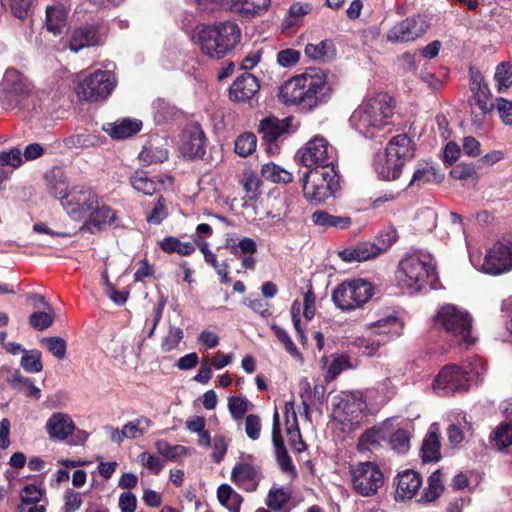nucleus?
I'll return each mask as SVG.
<instances>
[{
	"mask_svg": "<svg viewBox=\"0 0 512 512\" xmlns=\"http://www.w3.org/2000/svg\"><path fill=\"white\" fill-rule=\"evenodd\" d=\"M393 100L387 93H377L365 98L352 113V127L367 138H375L392 123Z\"/></svg>",
	"mask_w": 512,
	"mask_h": 512,
	"instance_id": "f257e3e1",
	"label": "nucleus"
},
{
	"mask_svg": "<svg viewBox=\"0 0 512 512\" xmlns=\"http://www.w3.org/2000/svg\"><path fill=\"white\" fill-rule=\"evenodd\" d=\"M241 29L233 21H220L213 25H198L193 34L194 42L210 58L221 59L239 44Z\"/></svg>",
	"mask_w": 512,
	"mask_h": 512,
	"instance_id": "f03ea898",
	"label": "nucleus"
},
{
	"mask_svg": "<svg viewBox=\"0 0 512 512\" xmlns=\"http://www.w3.org/2000/svg\"><path fill=\"white\" fill-rule=\"evenodd\" d=\"M399 285L413 294L427 287L436 288L437 272L433 257L426 252L406 255L396 272Z\"/></svg>",
	"mask_w": 512,
	"mask_h": 512,
	"instance_id": "7ed1b4c3",
	"label": "nucleus"
},
{
	"mask_svg": "<svg viewBox=\"0 0 512 512\" xmlns=\"http://www.w3.org/2000/svg\"><path fill=\"white\" fill-rule=\"evenodd\" d=\"M402 333V323L395 315H388L376 321L366 323L363 334L357 337L353 345L362 355L373 357L380 349Z\"/></svg>",
	"mask_w": 512,
	"mask_h": 512,
	"instance_id": "20e7f679",
	"label": "nucleus"
},
{
	"mask_svg": "<svg viewBox=\"0 0 512 512\" xmlns=\"http://www.w3.org/2000/svg\"><path fill=\"white\" fill-rule=\"evenodd\" d=\"M52 194L60 201L67 215L74 221H85L100 200L99 195L92 189L84 186L68 188L64 182L55 183L52 186Z\"/></svg>",
	"mask_w": 512,
	"mask_h": 512,
	"instance_id": "39448f33",
	"label": "nucleus"
},
{
	"mask_svg": "<svg viewBox=\"0 0 512 512\" xmlns=\"http://www.w3.org/2000/svg\"><path fill=\"white\" fill-rule=\"evenodd\" d=\"M415 154V145L406 134H399L390 139L384 158L375 162V170L383 180H394L401 174L406 162Z\"/></svg>",
	"mask_w": 512,
	"mask_h": 512,
	"instance_id": "423d86ee",
	"label": "nucleus"
},
{
	"mask_svg": "<svg viewBox=\"0 0 512 512\" xmlns=\"http://www.w3.org/2000/svg\"><path fill=\"white\" fill-rule=\"evenodd\" d=\"M432 320L434 326L449 334L456 345L469 347L474 344L472 318L467 311L446 304L437 311Z\"/></svg>",
	"mask_w": 512,
	"mask_h": 512,
	"instance_id": "0eeeda50",
	"label": "nucleus"
},
{
	"mask_svg": "<svg viewBox=\"0 0 512 512\" xmlns=\"http://www.w3.org/2000/svg\"><path fill=\"white\" fill-rule=\"evenodd\" d=\"M471 264L479 271L490 275H500L512 270V242H496L486 252L484 258L478 251H470Z\"/></svg>",
	"mask_w": 512,
	"mask_h": 512,
	"instance_id": "6e6552de",
	"label": "nucleus"
},
{
	"mask_svg": "<svg viewBox=\"0 0 512 512\" xmlns=\"http://www.w3.org/2000/svg\"><path fill=\"white\" fill-rule=\"evenodd\" d=\"M374 294L372 284L364 279L347 280L336 287L332 300L342 311H352L362 307Z\"/></svg>",
	"mask_w": 512,
	"mask_h": 512,
	"instance_id": "1a4fd4ad",
	"label": "nucleus"
},
{
	"mask_svg": "<svg viewBox=\"0 0 512 512\" xmlns=\"http://www.w3.org/2000/svg\"><path fill=\"white\" fill-rule=\"evenodd\" d=\"M332 417L344 427L354 429L367 417V404L359 391L344 394L335 399Z\"/></svg>",
	"mask_w": 512,
	"mask_h": 512,
	"instance_id": "9d476101",
	"label": "nucleus"
},
{
	"mask_svg": "<svg viewBox=\"0 0 512 512\" xmlns=\"http://www.w3.org/2000/svg\"><path fill=\"white\" fill-rule=\"evenodd\" d=\"M349 475L352 489L364 497L374 496L384 484L383 472L372 461L351 464Z\"/></svg>",
	"mask_w": 512,
	"mask_h": 512,
	"instance_id": "9b49d317",
	"label": "nucleus"
},
{
	"mask_svg": "<svg viewBox=\"0 0 512 512\" xmlns=\"http://www.w3.org/2000/svg\"><path fill=\"white\" fill-rule=\"evenodd\" d=\"M115 84L116 80L112 72L98 70L78 83L76 93L80 100L98 102L111 94Z\"/></svg>",
	"mask_w": 512,
	"mask_h": 512,
	"instance_id": "f8f14e48",
	"label": "nucleus"
},
{
	"mask_svg": "<svg viewBox=\"0 0 512 512\" xmlns=\"http://www.w3.org/2000/svg\"><path fill=\"white\" fill-rule=\"evenodd\" d=\"M1 101L7 108L13 109L32 93L29 79L15 68H8L0 83Z\"/></svg>",
	"mask_w": 512,
	"mask_h": 512,
	"instance_id": "ddd939ff",
	"label": "nucleus"
},
{
	"mask_svg": "<svg viewBox=\"0 0 512 512\" xmlns=\"http://www.w3.org/2000/svg\"><path fill=\"white\" fill-rule=\"evenodd\" d=\"M300 76L307 110H311L327 100L330 94V87L327 82V75L323 70L320 68H308Z\"/></svg>",
	"mask_w": 512,
	"mask_h": 512,
	"instance_id": "4468645a",
	"label": "nucleus"
},
{
	"mask_svg": "<svg viewBox=\"0 0 512 512\" xmlns=\"http://www.w3.org/2000/svg\"><path fill=\"white\" fill-rule=\"evenodd\" d=\"M470 386V378L462 367L451 364L444 366L433 382V390L440 396L466 391Z\"/></svg>",
	"mask_w": 512,
	"mask_h": 512,
	"instance_id": "2eb2a0df",
	"label": "nucleus"
},
{
	"mask_svg": "<svg viewBox=\"0 0 512 512\" xmlns=\"http://www.w3.org/2000/svg\"><path fill=\"white\" fill-rule=\"evenodd\" d=\"M299 154L301 162L306 167L334 164L336 160L335 149L321 136L309 140Z\"/></svg>",
	"mask_w": 512,
	"mask_h": 512,
	"instance_id": "dca6fc26",
	"label": "nucleus"
},
{
	"mask_svg": "<svg viewBox=\"0 0 512 512\" xmlns=\"http://www.w3.org/2000/svg\"><path fill=\"white\" fill-rule=\"evenodd\" d=\"M428 22L422 15H414L395 23L387 32V41L391 43L411 42L428 30Z\"/></svg>",
	"mask_w": 512,
	"mask_h": 512,
	"instance_id": "f3484780",
	"label": "nucleus"
},
{
	"mask_svg": "<svg viewBox=\"0 0 512 512\" xmlns=\"http://www.w3.org/2000/svg\"><path fill=\"white\" fill-rule=\"evenodd\" d=\"M206 138L199 125L187 126L180 135L179 150L187 158H201L205 154Z\"/></svg>",
	"mask_w": 512,
	"mask_h": 512,
	"instance_id": "a211bd4d",
	"label": "nucleus"
},
{
	"mask_svg": "<svg viewBox=\"0 0 512 512\" xmlns=\"http://www.w3.org/2000/svg\"><path fill=\"white\" fill-rule=\"evenodd\" d=\"M116 212L105 204H100V200L93 207L81 226V231L96 233L106 229L116 220Z\"/></svg>",
	"mask_w": 512,
	"mask_h": 512,
	"instance_id": "6ab92c4d",
	"label": "nucleus"
},
{
	"mask_svg": "<svg viewBox=\"0 0 512 512\" xmlns=\"http://www.w3.org/2000/svg\"><path fill=\"white\" fill-rule=\"evenodd\" d=\"M391 423L389 429L388 441L390 447L397 453L404 454L410 449V439L412 434L411 424L398 418L388 419Z\"/></svg>",
	"mask_w": 512,
	"mask_h": 512,
	"instance_id": "aec40b11",
	"label": "nucleus"
},
{
	"mask_svg": "<svg viewBox=\"0 0 512 512\" xmlns=\"http://www.w3.org/2000/svg\"><path fill=\"white\" fill-rule=\"evenodd\" d=\"M45 429L51 440L65 441L74 433L76 426L69 414L54 412L47 419Z\"/></svg>",
	"mask_w": 512,
	"mask_h": 512,
	"instance_id": "412c9836",
	"label": "nucleus"
},
{
	"mask_svg": "<svg viewBox=\"0 0 512 512\" xmlns=\"http://www.w3.org/2000/svg\"><path fill=\"white\" fill-rule=\"evenodd\" d=\"M259 89L258 79L250 73H244L231 85L229 97L234 102H248L254 98Z\"/></svg>",
	"mask_w": 512,
	"mask_h": 512,
	"instance_id": "4be33fe9",
	"label": "nucleus"
},
{
	"mask_svg": "<svg viewBox=\"0 0 512 512\" xmlns=\"http://www.w3.org/2000/svg\"><path fill=\"white\" fill-rule=\"evenodd\" d=\"M271 210L267 212V217L276 222H294L297 220V205L293 197L288 195H278L272 199Z\"/></svg>",
	"mask_w": 512,
	"mask_h": 512,
	"instance_id": "5701e85b",
	"label": "nucleus"
},
{
	"mask_svg": "<svg viewBox=\"0 0 512 512\" xmlns=\"http://www.w3.org/2000/svg\"><path fill=\"white\" fill-rule=\"evenodd\" d=\"M443 177V174L439 173L436 166L432 163H418L408 184V188L412 191H419L426 185L440 183Z\"/></svg>",
	"mask_w": 512,
	"mask_h": 512,
	"instance_id": "b1692460",
	"label": "nucleus"
},
{
	"mask_svg": "<svg viewBox=\"0 0 512 512\" xmlns=\"http://www.w3.org/2000/svg\"><path fill=\"white\" fill-rule=\"evenodd\" d=\"M304 197L310 202L320 203L333 196L339 188L335 184H326L321 180L311 179L304 174L302 178Z\"/></svg>",
	"mask_w": 512,
	"mask_h": 512,
	"instance_id": "393cba45",
	"label": "nucleus"
},
{
	"mask_svg": "<svg viewBox=\"0 0 512 512\" xmlns=\"http://www.w3.org/2000/svg\"><path fill=\"white\" fill-rule=\"evenodd\" d=\"M99 43L100 36L96 26L86 24L75 28L71 32L68 47L72 52L77 53L84 48L92 47Z\"/></svg>",
	"mask_w": 512,
	"mask_h": 512,
	"instance_id": "a878e982",
	"label": "nucleus"
},
{
	"mask_svg": "<svg viewBox=\"0 0 512 512\" xmlns=\"http://www.w3.org/2000/svg\"><path fill=\"white\" fill-rule=\"evenodd\" d=\"M278 97L279 100L286 105H298L302 109H307L300 75L294 76L284 82L280 87Z\"/></svg>",
	"mask_w": 512,
	"mask_h": 512,
	"instance_id": "bb28decb",
	"label": "nucleus"
},
{
	"mask_svg": "<svg viewBox=\"0 0 512 512\" xmlns=\"http://www.w3.org/2000/svg\"><path fill=\"white\" fill-rule=\"evenodd\" d=\"M231 480L238 487L248 492H253L259 485L260 474L254 466L248 463H239L232 469Z\"/></svg>",
	"mask_w": 512,
	"mask_h": 512,
	"instance_id": "cd10ccee",
	"label": "nucleus"
},
{
	"mask_svg": "<svg viewBox=\"0 0 512 512\" xmlns=\"http://www.w3.org/2000/svg\"><path fill=\"white\" fill-rule=\"evenodd\" d=\"M389 429H391V423L388 419L379 425H375L367 429L361 434L357 443V449L360 452H365L373 447H378L383 441L388 439Z\"/></svg>",
	"mask_w": 512,
	"mask_h": 512,
	"instance_id": "c85d7f7f",
	"label": "nucleus"
},
{
	"mask_svg": "<svg viewBox=\"0 0 512 512\" xmlns=\"http://www.w3.org/2000/svg\"><path fill=\"white\" fill-rule=\"evenodd\" d=\"M69 7L60 2L48 5L45 10V27L54 35L62 33L67 24Z\"/></svg>",
	"mask_w": 512,
	"mask_h": 512,
	"instance_id": "c756f323",
	"label": "nucleus"
},
{
	"mask_svg": "<svg viewBox=\"0 0 512 512\" xmlns=\"http://www.w3.org/2000/svg\"><path fill=\"white\" fill-rule=\"evenodd\" d=\"M422 485L420 474L414 470H405L396 478V495L400 499H411Z\"/></svg>",
	"mask_w": 512,
	"mask_h": 512,
	"instance_id": "7c9ffc66",
	"label": "nucleus"
},
{
	"mask_svg": "<svg viewBox=\"0 0 512 512\" xmlns=\"http://www.w3.org/2000/svg\"><path fill=\"white\" fill-rule=\"evenodd\" d=\"M65 88L59 82L46 84L38 88L32 94V102L34 106L39 108H51L64 95Z\"/></svg>",
	"mask_w": 512,
	"mask_h": 512,
	"instance_id": "2f4dec72",
	"label": "nucleus"
},
{
	"mask_svg": "<svg viewBox=\"0 0 512 512\" xmlns=\"http://www.w3.org/2000/svg\"><path fill=\"white\" fill-rule=\"evenodd\" d=\"M473 102L479 113L472 111V123L477 128L483 124L484 118L490 113L494 104L490 102L488 97V88L486 85H478L477 91H473Z\"/></svg>",
	"mask_w": 512,
	"mask_h": 512,
	"instance_id": "473e14b6",
	"label": "nucleus"
},
{
	"mask_svg": "<svg viewBox=\"0 0 512 512\" xmlns=\"http://www.w3.org/2000/svg\"><path fill=\"white\" fill-rule=\"evenodd\" d=\"M379 253L380 249L376 245L365 242L340 251L339 257L345 262H362L378 256Z\"/></svg>",
	"mask_w": 512,
	"mask_h": 512,
	"instance_id": "72a5a7b5",
	"label": "nucleus"
},
{
	"mask_svg": "<svg viewBox=\"0 0 512 512\" xmlns=\"http://www.w3.org/2000/svg\"><path fill=\"white\" fill-rule=\"evenodd\" d=\"M285 414L289 442L294 449L302 451L304 449V442L302 441L300 429L297 424V416L293 402L285 403Z\"/></svg>",
	"mask_w": 512,
	"mask_h": 512,
	"instance_id": "f704fd0d",
	"label": "nucleus"
},
{
	"mask_svg": "<svg viewBox=\"0 0 512 512\" xmlns=\"http://www.w3.org/2000/svg\"><path fill=\"white\" fill-rule=\"evenodd\" d=\"M142 128V122L136 119H123L113 124H108L105 131L114 139H124L130 137Z\"/></svg>",
	"mask_w": 512,
	"mask_h": 512,
	"instance_id": "c9c22d12",
	"label": "nucleus"
},
{
	"mask_svg": "<svg viewBox=\"0 0 512 512\" xmlns=\"http://www.w3.org/2000/svg\"><path fill=\"white\" fill-rule=\"evenodd\" d=\"M311 220L315 225L325 229L331 227L337 229H347L352 223L349 217L331 215L323 210L315 211L311 215Z\"/></svg>",
	"mask_w": 512,
	"mask_h": 512,
	"instance_id": "e433bc0d",
	"label": "nucleus"
},
{
	"mask_svg": "<svg viewBox=\"0 0 512 512\" xmlns=\"http://www.w3.org/2000/svg\"><path fill=\"white\" fill-rule=\"evenodd\" d=\"M286 124L284 121L274 117L263 119L259 125V132L262 134L263 139L272 145L282 134L286 131Z\"/></svg>",
	"mask_w": 512,
	"mask_h": 512,
	"instance_id": "4c0bfd02",
	"label": "nucleus"
},
{
	"mask_svg": "<svg viewBox=\"0 0 512 512\" xmlns=\"http://www.w3.org/2000/svg\"><path fill=\"white\" fill-rule=\"evenodd\" d=\"M443 490L444 486L441 472L436 470L428 478L427 486L423 489V492L417 501L421 504L433 502L441 495Z\"/></svg>",
	"mask_w": 512,
	"mask_h": 512,
	"instance_id": "58836bf2",
	"label": "nucleus"
},
{
	"mask_svg": "<svg viewBox=\"0 0 512 512\" xmlns=\"http://www.w3.org/2000/svg\"><path fill=\"white\" fill-rule=\"evenodd\" d=\"M271 0H240L235 13L247 18L263 15L270 7Z\"/></svg>",
	"mask_w": 512,
	"mask_h": 512,
	"instance_id": "ea45409f",
	"label": "nucleus"
},
{
	"mask_svg": "<svg viewBox=\"0 0 512 512\" xmlns=\"http://www.w3.org/2000/svg\"><path fill=\"white\" fill-rule=\"evenodd\" d=\"M130 183L135 190L143 193L144 195H153L158 191L162 182L151 178L143 171H137L130 179Z\"/></svg>",
	"mask_w": 512,
	"mask_h": 512,
	"instance_id": "a19ab883",
	"label": "nucleus"
},
{
	"mask_svg": "<svg viewBox=\"0 0 512 512\" xmlns=\"http://www.w3.org/2000/svg\"><path fill=\"white\" fill-rule=\"evenodd\" d=\"M217 498L230 512H240L243 499L230 485H220L217 490Z\"/></svg>",
	"mask_w": 512,
	"mask_h": 512,
	"instance_id": "79ce46f5",
	"label": "nucleus"
},
{
	"mask_svg": "<svg viewBox=\"0 0 512 512\" xmlns=\"http://www.w3.org/2000/svg\"><path fill=\"white\" fill-rule=\"evenodd\" d=\"M261 175L273 183H290L293 180L292 174L281 166L269 162L262 166Z\"/></svg>",
	"mask_w": 512,
	"mask_h": 512,
	"instance_id": "37998d69",
	"label": "nucleus"
},
{
	"mask_svg": "<svg viewBox=\"0 0 512 512\" xmlns=\"http://www.w3.org/2000/svg\"><path fill=\"white\" fill-rule=\"evenodd\" d=\"M290 500L291 492L288 489L272 488L268 492L265 503L272 511L284 512V508Z\"/></svg>",
	"mask_w": 512,
	"mask_h": 512,
	"instance_id": "c03bdc74",
	"label": "nucleus"
},
{
	"mask_svg": "<svg viewBox=\"0 0 512 512\" xmlns=\"http://www.w3.org/2000/svg\"><path fill=\"white\" fill-rule=\"evenodd\" d=\"M153 109L154 119L158 124L175 120L181 115V112L174 105L160 99L154 102Z\"/></svg>",
	"mask_w": 512,
	"mask_h": 512,
	"instance_id": "a18cd8bd",
	"label": "nucleus"
},
{
	"mask_svg": "<svg viewBox=\"0 0 512 512\" xmlns=\"http://www.w3.org/2000/svg\"><path fill=\"white\" fill-rule=\"evenodd\" d=\"M226 247L230 248L231 253L236 257L255 254L257 252L256 242L249 237L227 239Z\"/></svg>",
	"mask_w": 512,
	"mask_h": 512,
	"instance_id": "49530a36",
	"label": "nucleus"
},
{
	"mask_svg": "<svg viewBox=\"0 0 512 512\" xmlns=\"http://www.w3.org/2000/svg\"><path fill=\"white\" fill-rule=\"evenodd\" d=\"M160 248L166 253H177L181 256H188L195 251V247L190 242H181L173 236L165 237L160 242Z\"/></svg>",
	"mask_w": 512,
	"mask_h": 512,
	"instance_id": "de8ad7c7",
	"label": "nucleus"
},
{
	"mask_svg": "<svg viewBox=\"0 0 512 512\" xmlns=\"http://www.w3.org/2000/svg\"><path fill=\"white\" fill-rule=\"evenodd\" d=\"M157 452L169 461H177L189 454V449L183 445H170L166 440L155 442Z\"/></svg>",
	"mask_w": 512,
	"mask_h": 512,
	"instance_id": "09e8293b",
	"label": "nucleus"
},
{
	"mask_svg": "<svg viewBox=\"0 0 512 512\" xmlns=\"http://www.w3.org/2000/svg\"><path fill=\"white\" fill-rule=\"evenodd\" d=\"M151 426V420L141 416L125 424L122 427V435L128 439H135L147 433Z\"/></svg>",
	"mask_w": 512,
	"mask_h": 512,
	"instance_id": "8fccbe9b",
	"label": "nucleus"
},
{
	"mask_svg": "<svg viewBox=\"0 0 512 512\" xmlns=\"http://www.w3.org/2000/svg\"><path fill=\"white\" fill-rule=\"evenodd\" d=\"M305 174L311 179L321 180L326 184H335V187L339 188V176L335 171L334 164L317 166Z\"/></svg>",
	"mask_w": 512,
	"mask_h": 512,
	"instance_id": "3c124183",
	"label": "nucleus"
},
{
	"mask_svg": "<svg viewBox=\"0 0 512 512\" xmlns=\"http://www.w3.org/2000/svg\"><path fill=\"white\" fill-rule=\"evenodd\" d=\"M421 453L423 462H436L440 459V443L435 433H429L423 440Z\"/></svg>",
	"mask_w": 512,
	"mask_h": 512,
	"instance_id": "603ef678",
	"label": "nucleus"
},
{
	"mask_svg": "<svg viewBox=\"0 0 512 512\" xmlns=\"http://www.w3.org/2000/svg\"><path fill=\"white\" fill-rule=\"evenodd\" d=\"M334 49L331 41H321L317 44H307L305 47V54L313 60H326L330 59L333 55Z\"/></svg>",
	"mask_w": 512,
	"mask_h": 512,
	"instance_id": "864d4df0",
	"label": "nucleus"
},
{
	"mask_svg": "<svg viewBox=\"0 0 512 512\" xmlns=\"http://www.w3.org/2000/svg\"><path fill=\"white\" fill-rule=\"evenodd\" d=\"M98 143L99 137L91 133L74 134L64 140L65 146L69 149L93 147Z\"/></svg>",
	"mask_w": 512,
	"mask_h": 512,
	"instance_id": "5fc2aeb1",
	"label": "nucleus"
},
{
	"mask_svg": "<svg viewBox=\"0 0 512 512\" xmlns=\"http://www.w3.org/2000/svg\"><path fill=\"white\" fill-rule=\"evenodd\" d=\"M257 138L253 133H243L235 141V152L241 157H247L255 152Z\"/></svg>",
	"mask_w": 512,
	"mask_h": 512,
	"instance_id": "6e6d98bb",
	"label": "nucleus"
},
{
	"mask_svg": "<svg viewBox=\"0 0 512 512\" xmlns=\"http://www.w3.org/2000/svg\"><path fill=\"white\" fill-rule=\"evenodd\" d=\"M494 79L499 92L507 90L512 85V64L500 63L496 68Z\"/></svg>",
	"mask_w": 512,
	"mask_h": 512,
	"instance_id": "4d7b16f0",
	"label": "nucleus"
},
{
	"mask_svg": "<svg viewBox=\"0 0 512 512\" xmlns=\"http://www.w3.org/2000/svg\"><path fill=\"white\" fill-rule=\"evenodd\" d=\"M21 366L28 373H38L42 371L41 352L36 349L24 351L21 358Z\"/></svg>",
	"mask_w": 512,
	"mask_h": 512,
	"instance_id": "13d9d810",
	"label": "nucleus"
},
{
	"mask_svg": "<svg viewBox=\"0 0 512 512\" xmlns=\"http://www.w3.org/2000/svg\"><path fill=\"white\" fill-rule=\"evenodd\" d=\"M271 330L274 332L277 339L282 343L285 350L294 358L296 359H302V355L297 349L296 345L292 341L291 337L289 336L288 332L283 329L282 327L273 324L271 326Z\"/></svg>",
	"mask_w": 512,
	"mask_h": 512,
	"instance_id": "bf43d9fd",
	"label": "nucleus"
},
{
	"mask_svg": "<svg viewBox=\"0 0 512 512\" xmlns=\"http://www.w3.org/2000/svg\"><path fill=\"white\" fill-rule=\"evenodd\" d=\"M184 337V332L180 327L170 325L167 335L161 342V349L164 352H170L178 347Z\"/></svg>",
	"mask_w": 512,
	"mask_h": 512,
	"instance_id": "052dcab7",
	"label": "nucleus"
},
{
	"mask_svg": "<svg viewBox=\"0 0 512 512\" xmlns=\"http://www.w3.org/2000/svg\"><path fill=\"white\" fill-rule=\"evenodd\" d=\"M261 183L259 177L253 172L243 175L242 185L249 199H256L261 194Z\"/></svg>",
	"mask_w": 512,
	"mask_h": 512,
	"instance_id": "680f3d73",
	"label": "nucleus"
},
{
	"mask_svg": "<svg viewBox=\"0 0 512 512\" xmlns=\"http://www.w3.org/2000/svg\"><path fill=\"white\" fill-rule=\"evenodd\" d=\"M52 311H37L30 315L29 324L35 330L43 331L53 324Z\"/></svg>",
	"mask_w": 512,
	"mask_h": 512,
	"instance_id": "e2e57ef3",
	"label": "nucleus"
},
{
	"mask_svg": "<svg viewBox=\"0 0 512 512\" xmlns=\"http://www.w3.org/2000/svg\"><path fill=\"white\" fill-rule=\"evenodd\" d=\"M452 178L460 181H475L477 172L472 164L460 163L450 171Z\"/></svg>",
	"mask_w": 512,
	"mask_h": 512,
	"instance_id": "0e129e2a",
	"label": "nucleus"
},
{
	"mask_svg": "<svg viewBox=\"0 0 512 512\" xmlns=\"http://www.w3.org/2000/svg\"><path fill=\"white\" fill-rule=\"evenodd\" d=\"M462 369L466 376L470 378L471 383L474 380H478L479 377L485 372L486 363L482 358L474 356L468 364L462 367Z\"/></svg>",
	"mask_w": 512,
	"mask_h": 512,
	"instance_id": "69168bd1",
	"label": "nucleus"
},
{
	"mask_svg": "<svg viewBox=\"0 0 512 512\" xmlns=\"http://www.w3.org/2000/svg\"><path fill=\"white\" fill-rule=\"evenodd\" d=\"M249 402L246 398L232 396L228 399V409L233 419L240 420L248 411Z\"/></svg>",
	"mask_w": 512,
	"mask_h": 512,
	"instance_id": "338daca9",
	"label": "nucleus"
},
{
	"mask_svg": "<svg viewBox=\"0 0 512 512\" xmlns=\"http://www.w3.org/2000/svg\"><path fill=\"white\" fill-rule=\"evenodd\" d=\"M494 441L499 449L510 446L512 444V425L501 424L495 432Z\"/></svg>",
	"mask_w": 512,
	"mask_h": 512,
	"instance_id": "774afa93",
	"label": "nucleus"
}]
</instances>
